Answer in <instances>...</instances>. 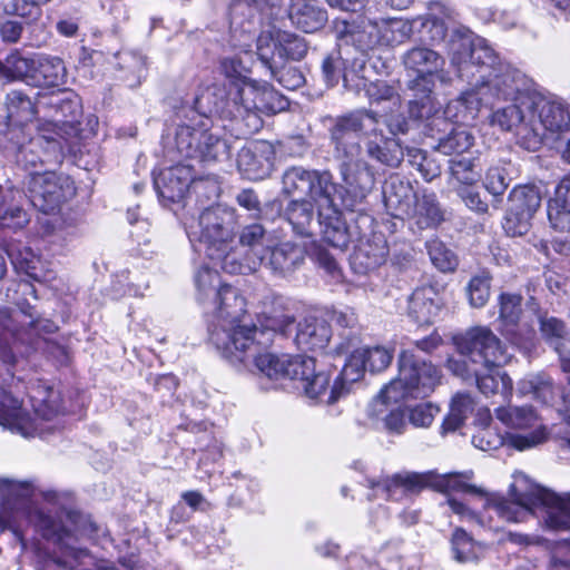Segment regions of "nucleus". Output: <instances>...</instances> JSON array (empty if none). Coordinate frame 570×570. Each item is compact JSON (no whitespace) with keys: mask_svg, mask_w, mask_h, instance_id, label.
<instances>
[{"mask_svg":"<svg viewBox=\"0 0 570 570\" xmlns=\"http://www.w3.org/2000/svg\"><path fill=\"white\" fill-rule=\"evenodd\" d=\"M288 100L267 85L262 90L238 80L215 82L202 89L187 115L188 124L179 125L175 135L177 154L202 163L227 158L229 146L214 127L213 117L229 119L237 137L252 135L262 125L256 109L284 110Z\"/></svg>","mask_w":570,"mask_h":570,"instance_id":"nucleus-1","label":"nucleus"},{"mask_svg":"<svg viewBox=\"0 0 570 570\" xmlns=\"http://www.w3.org/2000/svg\"><path fill=\"white\" fill-rule=\"evenodd\" d=\"M20 311L28 318L24 322L27 326L16 327L13 325L16 320L11 316V321L7 324L8 326L1 327L0 425L12 433L24 438H33L41 435L43 429L22 407V402L8 390L14 381L10 366L16 365L19 357L29 354V351L37 344V340L42 333H53L57 326L52 321L39 317L35 308L28 303L22 304Z\"/></svg>","mask_w":570,"mask_h":570,"instance_id":"nucleus-2","label":"nucleus"},{"mask_svg":"<svg viewBox=\"0 0 570 570\" xmlns=\"http://www.w3.org/2000/svg\"><path fill=\"white\" fill-rule=\"evenodd\" d=\"M366 119L377 124L379 115L372 110H354L332 118L328 127L333 156L340 163L338 197L342 206L351 212L365 203L375 185V175L371 165L360 158Z\"/></svg>","mask_w":570,"mask_h":570,"instance_id":"nucleus-3","label":"nucleus"},{"mask_svg":"<svg viewBox=\"0 0 570 570\" xmlns=\"http://www.w3.org/2000/svg\"><path fill=\"white\" fill-rule=\"evenodd\" d=\"M513 501L497 494L485 495L484 512L478 514L455 498H448L446 503L462 521L475 522L482 528L499 529L493 523L491 511L507 522H523L530 514L541 513L546 525L552 530L570 531V495L560 497L544 489L534 488L521 492L513 488Z\"/></svg>","mask_w":570,"mask_h":570,"instance_id":"nucleus-4","label":"nucleus"},{"mask_svg":"<svg viewBox=\"0 0 570 570\" xmlns=\"http://www.w3.org/2000/svg\"><path fill=\"white\" fill-rule=\"evenodd\" d=\"M237 227L236 212L217 204L203 209L197 217L185 224L186 233L194 249L204 253L228 274H249L261 266V259H238L237 250L228 252L235 242Z\"/></svg>","mask_w":570,"mask_h":570,"instance_id":"nucleus-5","label":"nucleus"},{"mask_svg":"<svg viewBox=\"0 0 570 570\" xmlns=\"http://www.w3.org/2000/svg\"><path fill=\"white\" fill-rule=\"evenodd\" d=\"M340 184L334 181L330 170L306 169L292 166L282 176V193L286 196L307 195L318 207L320 224L324 240L336 248L361 239L343 220L342 212L334 204L333 195H338Z\"/></svg>","mask_w":570,"mask_h":570,"instance_id":"nucleus-6","label":"nucleus"},{"mask_svg":"<svg viewBox=\"0 0 570 570\" xmlns=\"http://www.w3.org/2000/svg\"><path fill=\"white\" fill-rule=\"evenodd\" d=\"M66 518L70 523L76 524L78 515L72 512L66 513ZM22 521L32 525L45 539L52 541L59 547V556L57 563L66 568H75L76 564L88 556V551L76 547L79 535V529L75 525L71 530L68 528L61 515L52 517L43 510L31 507L26 501L3 502L0 509V529L11 530L18 540L24 546Z\"/></svg>","mask_w":570,"mask_h":570,"instance_id":"nucleus-7","label":"nucleus"},{"mask_svg":"<svg viewBox=\"0 0 570 570\" xmlns=\"http://www.w3.org/2000/svg\"><path fill=\"white\" fill-rule=\"evenodd\" d=\"M210 303L214 311L208 327L209 341L224 358L244 361L246 347L254 340L245 298L235 287L224 285L219 296Z\"/></svg>","mask_w":570,"mask_h":570,"instance_id":"nucleus-8","label":"nucleus"},{"mask_svg":"<svg viewBox=\"0 0 570 570\" xmlns=\"http://www.w3.org/2000/svg\"><path fill=\"white\" fill-rule=\"evenodd\" d=\"M397 363V377L385 385L374 401L376 415L387 412V409L382 407L390 403H399L406 397L429 396L441 382V371L415 354L413 348L402 351Z\"/></svg>","mask_w":570,"mask_h":570,"instance_id":"nucleus-9","label":"nucleus"},{"mask_svg":"<svg viewBox=\"0 0 570 570\" xmlns=\"http://www.w3.org/2000/svg\"><path fill=\"white\" fill-rule=\"evenodd\" d=\"M460 358H449L446 366L456 376L464 380L475 377L480 364L485 371L501 367L509 362L510 355L500 338L488 327L476 326L455 341Z\"/></svg>","mask_w":570,"mask_h":570,"instance_id":"nucleus-10","label":"nucleus"},{"mask_svg":"<svg viewBox=\"0 0 570 570\" xmlns=\"http://www.w3.org/2000/svg\"><path fill=\"white\" fill-rule=\"evenodd\" d=\"M449 52L458 76L466 80L481 81L505 63L484 38L460 30L452 33Z\"/></svg>","mask_w":570,"mask_h":570,"instance_id":"nucleus-11","label":"nucleus"},{"mask_svg":"<svg viewBox=\"0 0 570 570\" xmlns=\"http://www.w3.org/2000/svg\"><path fill=\"white\" fill-rule=\"evenodd\" d=\"M570 132V107L561 102L535 99L530 117V127L522 126L519 145L535 151L543 141L554 144Z\"/></svg>","mask_w":570,"mask_h":570,"instance_id":"nucleus-12","label":"nucleus"},{"mask_svg":"<svg viewBox=\"0 0 570 570\" xmlns=\"http://www.w3.org/2000/svg\"><path fill=\"white\" fill-rule=\"evenodd\" d=\"M243 40L234 42L239 50L247 52L255 40L250 32L242 33ZM308 51L305 38L296 33L278 30L274 35L262 32L256 38V53L267 68H275V60L284 62L286 59L301 60Z\"/></svg>","mask_w":570,"mask_h":570,"instance_id":"nucleus-13","label":"nucleus"},{"mask_svg":"<svg viewBox=\"0 0 570 570\" xmlns=\"http://www.w3.org/2000/svg\"><path fill=\"white\" fill-rule=\"evenodd\" d=\"M11 139H19L22 130H10ZM6 154L12 158L19 166L26 170H30V175L37 171L38 165L60 164L63 159V144L56 136L47 132L45 128H40V132L30 138L26 144L10 141L6 147Z\"/></svg>","mask_w":570,"mask_h":570,"instance_id":"nucleus-14","label":"nucleus"},{"mask_svg":"<svg viewBox=\"0 0 570 570\" xmlns=\"http://www.w3.org/2000/svg\"><path fill=\"white\" fill-rule=\"evenodd\" d=\"M37 106L42 108L43 117L50 118V121L42 127L48 134L63 141L66 140L63 134L78 131L80 101L72 90L38 92Z\"/></svg>","mask_w":570,"mask_h":570,"instance_id":"nucleus-15","label":"nucleus"},{"mask_svg":"<svg viewBox=\"0 0 570 570\" xmlns=\"http://www.w3.org/2000/svg\"><path fill=\"white\" fill-rule=\"evenodd\" d=\"M497 419L505 426L514 430H531L529 433L507 434V444L515 450L524 451L532 449L548 440V429L531 405L501 406L495 410Z\"/></svg>","mask_w":570,"mask_h":570,"instance_id":"nucleus-16","label":"nucleus"},{"mask_svg":"<svg viewBox=\"0 0 570 570\" xmlns=\"http://www.w3.org/2000/svg\"><path fill=\"white\" fill-rule=\"evenodd\" d=\"M473 86L480 95L481 102L490 108L500 101L521 100V96H531L529 79L507 62L499 66L492 76L475 81Z\"/></svg>","mask_w":570,"mask_h":570,"instance_id":"nucleus-17","label":"nucleus"},{"mask_svg":"<svg viewBox=\"0 0 570 570\" xmlns=\"http://www.w3.org/2000/svg\"><path fill=\"white\" fill-rule=\"evenodd\" d=\"M261 346L247 348L244 361H229L233 364L240 363L248 365L252 361L254 368L261 375L271 380L291 379L296 380L298 375L308 374L313 371V357L303 355H277L271 352H261Z\"/></svg>","mask_w":570,"mask_h":570,"instance_id":"nucleus-18","label":"nucleus"},{"mask_svg":"<svg viewBox=\"0 0 570 570\" xmlns=\"http://www.w3.org/2000/svg\"><path fill=\"white\" fill-rule=\"evenodd\" d=\"M28 190L33 207L45 214L59 209L61 204L73 197L76 193L70 177L56 171L32 173Z\"/></svg>","mask_w":570,"mask_h":570,"instance_id":"nucleus-19","label":"nucleus"},{"mask_svg":"<svg viewBox=\"0 0 570 570\" xmlns=\"http://www.w3.org/2000/svg\"><path fill=\"white\" fill-rule=\"evenodd\" d=\"M154 185L159 197L173 203L181 200L190 188L197 194L208 189L209 197H217L220 189L215 178L194 179L190 166L183 164L163 169Z\"/></svg>","mask_w":570,"mask_h":570,"instance_id":"nucleus-20","label":"nucleus"},{"mask_svg":"<svg viewBox=\"0 0 570 570\" xmlns=\"http://www.w3.org/2000/svg\"><path fill=\"white\" fill-rule=\"evenodd\" d=\"M523 297L519 293L503 292L498 297L501 334L517 346H522L533 337V330L520 324Z\"/></svg>","mask_w":570,"mask_h":570,"instance_id":"nucleus-21","label":"nucleus"},{"mask_svg":"<svg viewBox=\"0 0 570 570\" xmlns=\"http://www.w3.org/2000/svg\"><path fill=\"white\" fill-rule=\"evenodd\" d=\"M428 136L435 140L434 149L443 155H460L474 145V136L463 126H456L442 117H434L428 125Z\"/></svg>","mask_w":570,"mask_h":570,"instance_id":"nucleus-22","label":"nucleus"},{"mask_svg":"<svg viewBox=\"0 0 570 570\" xmlns=\"http://www.w3.org/2000/svg\"><path fill=\"white\" fill-rule=\"evenodd\" d=\"M412 26L401 19L367 20L357 33V41L363 49L379 45L395 46L404 42L411 33Z\"/></svg>","mask_w":570,"mask_h":570,"instance_id":"nucleus-23","label":"nucleus"},{"mask_svg":"<svg viewBox=\"0 0 570 570\" xmlns=\"http://www.w3.org/2000/svg\"><path fill=\"white\" fill-rule=\"evenodd\" d=\"M435 472H401L380 480H368V487L375 491V495L386 499H396L397 490L406 494H417L422 490L434 489Z\"/></svg>","mask_w":570,"mask_h":570,"instance_id":"nucleus-24","label":"nucleus"},{"mask_svg":"<svg viewBox=\"0 0 570 570\" xmlns=\"http://www.w3.org/2000/svg\"><path fill=\"white\" fill-rule=\"evenodd\" d=\"M436 77L414 76L406 82L407 111L412 119H430L439 110L434 96Z\"/></svg>","mask_w":570,"mask_h":570,"instance_id":"nucleus-25","label":"nucleus"},{"mask_svg":"<svg viewBox=\"0 0 570 570\" xmlns=\"http://www.w3.org/2000/svg\"><path fill=\"white\" fill-rule=\"evenodd\" d=\"M402 62L407 71L415 76L436 77L441 83L449 85L451 77L444 70L445 59L435 50L428 47H414L407 50Z\"/></svg>","mask_w":570,"mask_h":570,"instance_id":"nucleus-26","label":"nucleus"},{"mask_svg":"<svg viewBox=\"0 0 570 570\" xmlns=\"http://www.w3.org/2000/svg\"><path fill=\"white\" fill-rule=\"evenodd\" d=\"M274 164V151L269 144L257 142L240 149L237 167L249 180H262L269 176Z\"/></svg>","mask_w":570,"mask_h":570,"instance_id":"nucleus-27","label":"nucleus"},{"mask_svg":"<svg viewBox=\"0 0 570 570\" xmlns=\"http://www.w3.org/2000/svg\"><path fill=\"white\" fill-rule=\"evenodd\" d=\"M443 299L433 285L416 287L407 301V314L417 324H431L439 316Z\"/></svg>","mask_w":570,"mask_h":570,"instance_id":"nucleus-28","label":"nucleus"},{"mask_svg":"<svg viewBox=\"0 0 570 570\" xmlns=\"http://www.w3.org/2000/svg\"><path fill=\"white\" fill-rule=\"evenodd\" d=\"M513 104L497 109L491 116V124L503 131L515 130L519 142V131L522 126L530 127V117L535 105L533 96H521V100H511Z\"/></svg>","mask_w":570,"mask_h":570,"instance_id":"nucleus-29","label":"nucleus"},{"mask_svg":"<svg viewBox=\"0 0 570 570\" xmlns=\"http://www.w3.org/2000/svg\"><path fill=\"white\" fill-rule=\"evenodd\" d=\"M314 200L311 198H297L288 202L284 209V217L292 226L293 232L301 237H312L315 235L317 226L323 227L320 224V217L314 209Z\"/></svg>","mask_w":570,"mask_h":570,"instance_id":"nucleus-30","label":"nucleus"},{"mask_svg":"<svg viewBox=\"0 0 570 570\" xmlns=\"http://www.w3.org/2000/svg\"><path fill=\"white\" fill-rule=\"evenodd\" d=\"M365 148L371 159L389 167H397L404 158L399 139L379 134L376 129L368 135Z\"/></svg>","mask_w":570,"mask_h":570,"instance_id":"nucleus-31","label":"nucleus"},{"mask_svg":"<svg viewBox=\"0 0 570 570\" xmlns=\"http://www.w3.org/2000/svg\"><path fill=\"white\" fill-rule=\"evenodd\" d=\"M28 395L35 413L42 420L49 421L62 410L60 392L42 380L31 383Z\"/></svg>","mask_w":570,"mask_h":570,"instance_id":"nucleus-32","label":"nucleus"},{"mask_svg":"<svg viewBox=\"0 0 570 570\" xmlns=\"http://www.w3.org/2000/svg\"><path fill=\"white\" fill-rule=\"evenodd\" d=\"M293 26L306 33L321 30L327 22V12L312 0L295 1L288 12Z\"/></svg>","mask_w":570,"mask_h":570,"instance_id":"nucleus-33","label":"nucleus"},{"mask_svg":"<svg viewBox=\"0 0 570 570\" xmlns=\"http://www.w3.org/2000/svg\"><path fill=\"white\" fill-rule=\"evenodd\" d=\"M331 337V328L324 320L306 317L298 324L296 344L302 350L316 351L324 348Z\"/></svg>","mask_w":570,"mask_h":570,"instance_id":"nucleus-34","label":"nucleus"},{"mask_svg":"<svg viewBox=\"0 0 570 570\" xmlns=\"http://www.w3.org/2000/svg\"><path fill=\"white\" fill-rule=\"evenodd\" d=\"M305 261L303 247L291 242L282 243L269 250L268 265L274 273L287 276L294 273Z\"/></svg>","mask_w":570,"mask_h":570,"instance_id":"nucleus-35","label":"nucleus"},{"mask_svg":"<svg viewBox=\"0 0 570 570\" xmlns=\"http://www.w3.org/2000/svg\"><path fill=\"white\" fill-rule=\"evenodd\" d=\"M547 214L553 229H570V178L558 185L554 197L548 202Z\"/></svg>","mask_w":570,"mask_h":570,"instance_id":"nucleus-36","label":"nucleus"},{"mask_svg":"<svg viewBox=\"0 0 570 570\" xmlns=\"http://www.w3.org/2000/svg\"><path fill=\"white\" fill-rule=\"evenodd\" d=\"M294 317L287 314L268 315L264 320H259V326L250 321V336H253V344L247 348H255L257 345H267L272 341L275 333L286 335L287 331L294 325Z\"/></svg>","mask_w":570,"mask_h":570,"instance_id":"nucleus-37","label":"nucleus"},{"mask_svg":"<svg viewBox=\"0 0 570 570\" xmlns=\"http://www.w3.org/2000/svg\"><path fill=\"white\" fill-rule=\"evenodd\" d=\"M386 207L395 210V216H406L412 212V204L416 194L410 183L400 178H391L383 188Z\"/></svg>","mask_w":570,"mask_h":570,"instance_id":"nucleus-38","label":"nucleus"},{"mask_svg":"<svg viewBox=\"0 0 570 570\" xmlns=\"http://www.w3.org/2000/svg\"><path fill=\"white\" fill-rule=\"evenodd\" d=\"M38 97L32 101L27 95L19 90H12L7 95V111L10 125L23 127L31 122L36 115L42 111L38 108Z\"/></svg>","mask_w":570,"mask_h":570,"instance_id":"nucleus-39","label":"nucleus"},{"mask_svg":"<svg viewBox=\"0 0 570 570\" xmlns=\"http://www.w3.org/2000/svg\"><path fill=\"white\" fill-rule=\"evenodd\" d=\"M481 107H484L480 100V95L475 86L462 92L456 99L451 100L444 108L442 118L454 124V121H464L469 117L474 118ZM435 115L431 117L434 118Z\"/></svg>","mask_w":570,"mask_h":570,"instance_id":"nucleus-40","label":"nucleus"},{"mask_svg":"<svg viewBox=\"0 0 570 570\" xmlns=\"http://www.w3.org/2000/svg\"><path fill=\"white\" fill-rule=\"evenodd\" d=\"M13 267L19 273H23L37 282H48L50 273L46 272L41 258L29 247H11L8 250Z\"/></svg>","mask_w":570,"mask_h":570,"instance_id":"nucleus-41","label":"nucleus"},{"mask_svg":"<svg viewBox=\"0 0 570 570\" xmlns=\"http://www.w3.org/2000/svg\"><path fill=\"white\" fill-rule=\"evenodd\" d=\"M66 82L67 69L62 59L41 57L37 60L33 86L51 88L63 86Z\"/></svg>","mask_w":570,"mask_h":570,"instance_id":"nucleus-42","label":"nucleus"},{"mask_svg":"<svg viewBox=\"0 0 570 570\" xmlns=\"http://www.w3.org/2000/svg\"><path fill=\"white\" fill-rule=\"evenodd\" d=\"M412 212L406 215L416 219L420 228L434 227L443 220V214L434 193H423L414 198Z\"/></svg>","mask_w":570,"mask_h":570,"instance_id":"nucleus-43","label":"nucleus"},{"mask_svg":"<svg viewBox=\"0 0 570 570\" xmlns=\"http://www.w3.org/2000/svg\"><path fill=\"white\" fill-rule=\"evenodd\" d=\"M265 236V229L261 224H252L243 228L239 236V244H232V248L228 252L237 250L238 259L246 261V258H259L261 265L263 264L264 257L258 254L259 248L263 246Z\"/></svg>","mask_w":570,"mask_h":570,"instance_id":"nucleus-44","label":"nucleus"},{"mask_svg":"<svg viewBox=\"0 0 570 570\" xmlns=\"http://www.w3.org/2000/svg\"><path fill=\"white\" fill-rule=\"evenodd\" d=\"M478 157H454L449 160L451 185L472 186L481 179L482 168Z\"/></svg>","mask_w":570,"mask_h":570,"instance_id":"nucleus-45","label":"nucleus"},{"mask_svg":"<svg viewBox=\"0 0 570 570\" xmlns=\"http://www.w3.org/2000/svg\"><path fill=\"white\" fill-rule=\"evenodd\" d=\"M366 365L363 362L357 351H354L347 358L343 366L340 376L334 382L332 390L328 393L327 403H334L343 392V387L346 384L355 383L362 379Z\"/></svg>","mask_w":570,"mask_h":570,"instance_id":"nucleus-46","label":"nucleus"},{"mask_svg":"<svg viewBox=\"0 0 570 570\" xmlns=\"http://www.w3.org/2000/svg\"><path fill=\"white\" fill-rule=\"evenodd\" d=\"M472 476V471L446 474L435 473L434 490L440 492L458 491L478 494L481 497L488 495L482 489L469 483Z\"/></svg>","mask_w":570,"mask_h":570,"instance_id":"nucleus-47","label":"nucleus"},{"mask_svg":"<svg viewBox=\"0 0 570 570\" xmlns=\"http://www.w3.org/2000/svg\"><path fill=\"white\" fill-rule=\"evenodd\" d=\"M117 59L119 69L126 71L124 79L128 86H139L147 71L146 58L136 51L124 50L117 53Z\"/></svg>","mask_w":570,"mask_h":570,"instance_id":"nucleus-48","label":"nucleus"},{"mask_svg":"<svg viewBox=\"0 0 570 570\" xmlns=\"http://www.w3.org/2000/svg\"><path fill=\"white\" fill-rule=\"evenodd\" d=\"M541 204L540 189L534 185L514 187L509 195V206L533 217Z\"/></svg>","mask_w":570,"mask_h":570,"instance_id":"nucleus-49","label":"nucleus"},{"mask_svg":"<svg viewBox=\"0 0 570 570\" xmlns=\"http://www.w3.org/2000/svg\"><path fill=\"white\" fill-rule=\"evenodd\" d=\"M195 284L197 288V299L204 305L219 296L220 288L224 287L217 271L206 266L199 268L196 273Z\"/></svg>","mask_w":570,"mask_h":570,"instance_id":"nucleus-50","label":"nucleus"},{"mask_svg":"<svg viewBox=\"0 0 570 570\" xmlns=\"http://www.w3.org/2000/svg\"><path fill=\"white\" fill-rule=\"evenodd\" d=\"M2 67L8 78L24 80L27 83L32 85L37 60L23 57L19 51H14L6 58Z\"/></svg>","mask_w":570,"mask_h":570,"instance_id":"nucleus-51","label":"nucleus"},{"mask_svg":"<svg viewBox=\"0 0 570 570\" xmlns=\"http://www.w3.org/2000/svg\"><path fill=\"white\" fill-rule=\"evenodd\" d=\"M478 389L485 396L493 395L498 392L505 397L510 396L513 389L511 377L507 373H484L482 368L475 375Z\"/></svg>","mask_w":570,"mask_h":570,"instance_id":"nucleus-52","label":"nucleus"},{"mask_svg":"<svg viewBox=\"0 0 570 570\" xmlns=\"http://www.w3.org/2000/svg\"><path fill=\"white\" fill-rule=\"evenodd\" d=\"M432 264L442 273L454 272L459 265L456 254L445 243L433 238L425 244Z\"/></svg>","mask_w":570,"mask_h":570,"instance_id":"nucleus-53","label":"nucleus"},{"mask_svg":"<svg viewBox=\"0 0 570 570\" xmlns=\"http://www.w3.org/2000/svg\"><path fill=\"white\" fill-rule=\"evenodd\" d=\"M451 543L454 558L459 562H470L479 559L481 546L464 529L456 528L454 530Z\"/></svg>","mask_w":570,"mask_h":570,"instance_id":"nucleus-54","label":"nucleus"},{"mask_svg":"<svg viewBox=\"0 0 570 570\" xmlns=\"http://www.w3.org/2000/svg\"><path fill=\"white\" fill-rule=\"evenodd\" d=\"M492 276L488 271L474 275L466 285L469 303L472 307H483L490 297Z\"/></svg>","mask_w":570,"mask_h":570,"instance_id":"nucleus-55","label":"nucleus"},{"mask_svg":"<svg viewBox=\"0 0 570 570\" xmlns=\"http://www.w3.org/2000/svg\"><path fill=\"white\" fill-rule=\"evenodd\" d=\"M365 59L361 53L352 60H345V67L342 73L344 87L351 91L360 92L366 87V76L364 75Z\"/></svg>","mask_w":570,"mask_h":570,"instance_id":"nucleus-56","label":"nucleus"},{"mask_svg":"<svg viewBox=\"0 0 570 570\" xmlns=\"http://www.w3.org/2000/svg\"><path fill=\"white\" fill-rule=\"evenodd\" d=\"M296 380H301L302 387L307 397L318 400L321 395L327 392L330 376L325 372L315 371V360L313 358V371L308 374L298 375Z\"/></svg>","mask_w":570,"mask_h":570,"instance_id":"nucleus-57","label":"nucleus"},{"mask_svg":"<svg viewBox=\"0 0 570 570\" xmlns=\"http://www.w3.org/2000/svg\"><path fill=\"white\" fill-rule=\"evenodd\" d=\"M272 77L285 89L295 90L305 83V77L302 71L293 66H285L275 60V68H268Z\"/></svg>","mask_w":570,"mask_h":570,"instance_id":"nucleus-58","label":"nucleus"},{"mask_svg":"<svg viewBox=\"0 0 570 570\" xmlns=\"http://www.w3.org/2000/svg\"><path fill=\"white\" fill-rule=\"evenodd\" d=\"M362 356L366 365V370L371 372H381L385 370L392 362V351L384 346H373L367 348L356 350Z\"/></svg>","mask_w":570,"mask_h":570,"instance_id":"nucleus-59","label":"nucleus"},{"mask_svg":"<svg viewBox=\"0 0 570 570\" xmlns=\"http://www.w3.org/2000/svg\"><path fill=\"white\" fill-rule=\"evenodd\" d=\"M362 90H365L371 101H390L395 107L401 106V97L395 88L383 80L366 82V87L362 88Z\"/></svg>","mask_w":570,"mask_h":570,"instance_id":"nucleus-60","label":"nucleus"},{"mask_svg":"<svg viewBox=\"0 0 570 570\" xmlns=\"http://www.w3.org/2000/svg\"><path fill=\"white\" fill-rule=\"evenodd\" d=\"M540 330L546 341L556 347V345L564 344L567 336L566 324L554 316H543L540 318Z\"/></svg>","mask_w":570,"mask_h":570,"instance_id":"nucleus-61","label":"nucleus"},{"mask_svg":"<svg viewBox=\"0 0 570 570\" xmlns=\"http://www.w3.org/2000/svg\"><path fill=\"white\" fill-rule=\"evenodd\" d=\"M531 218L529 214H523L509 206L502 227L508 236H522L528 233Z\"/></svg>","mask_w":570,"mask_h":570,"instance_id":"nucleus-62","label":"nucleus"},{"mask_svg":"<svg viewBox=\"0 0 570 570\" xmlns=\"http://www.w3.org/2000/svg\"><path fill=\"white\" fill-rule=\"evenodd\" d=\"M413 23L420 24L421 32H426V39L432 43H439L444 40L446 36V26L444 21L432 14H425L416 18Z\"/></svg>","mask_w":570,"mask_h":570,"instance_id":"nucleus-63","label":"nucleus"},{"mask_svg":"<svg viewBox=\"0 0 570 570\" xmlns=\"http://www.w3.org/2000/svg\"><path fill=\"white\" fill-rule=\"evenodd\" d=\"M345 67V60L341 57L340 52H332L324 58L322 63V72L325 82L333 87L338 83L340 78Z\"/></svg>","mask_w":570,"mask_h":570,"instance_id":"nucleus-64","label":"nucleus"}]
</instances>
